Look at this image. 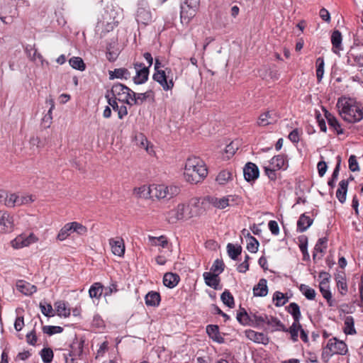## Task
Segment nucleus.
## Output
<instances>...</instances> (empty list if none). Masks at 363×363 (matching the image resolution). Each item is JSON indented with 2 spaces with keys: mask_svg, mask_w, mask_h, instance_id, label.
Here are the masks:
<instances>
[{
  "mask_svg": "<svg viewBox=\"0 0 363 363\" xmlns=\"http://www.w3.org/2000/svg\"><path fill=\"white\" fill-rule=\"evenodd\" d=\"M204 202L199 198L194 197L187 204L179 203L176 208L166 213V220L169 223H176L179 220H186L194 217H199L204 211Z\"/></svg>",
  "mask_w": 363,
  "mask_h": 363,
  "instance_id": "nucleus-1",
  "label": "nucleus"
},
{
  "mask_svg": "<svg viewBox=\"0 0 363 363\" xmlns=\"http://www.w3.org/2000/svg\"><path fill=\"white\" fill-rule=\"evenodd\" d=\"M208 174L207 168L199 157H189L185 164L184 177L192 184H196L203 180Z\"/></svg>",
  "mask_w": 363,
  "mask_h": 363,
  "instance_id": "nucleus-2",
  "label": "nucleus"
},
{
  "mask_svg": "<svg viewBox=\"0 0 363 363\" xmlns=\"http://www.w3.org/2000/svg\"><path fill=\"white\" fill-rule=\"evenodd\" d=\"M337 107L340 115L345 121L357 123L363 118V108L351 99H338Z\"/></svg>",
  "mask_w": 363,
  "mask_h": 363,
  "instance_id": "nucleus-3",
  "label": "nucleus"
},
{
  "mask_svg": "<svg viewBox=\"0 0 363 363\" xmlns=\"http://www.w3.org/2000/svg\"><path fill=\"white\" fill-rule=\"evenodd\" d=\"M107 93L110 94L111 97L128 105L133 106V103L130 100L133 91L125 85L121 83H116Z\"/></svg>",
  "mask_w": 363,
  "mask_h": 363,
  "instance_id": "nucleus-4",
  "label": "nucleus"
},
{
  "mask_svg": "<svg viewBox=\"0 0 363 363\" xmlns=\"http://www.w3.org/2000/svg\"><path fill=\"white\" fill-rule=\"evenodd\" d=\"M199 6L200 0H184L180 6L182 23H188L195 16Z\"/></svg>",
  "mask_w": 363,
  "mask_h": 363,
  "instance_id": "nucleus-5",
  "label": "nucleus"
},
{
  "mask_svg": "<svg viewBox=\"0 0 363 363\" xmlns=\"http://www.w3.org/2000/svg\"><path fill=\"white\" fill-rule=\"evenodd\" d=\"M152 78L164 91L172 90L174 87V76L171 68L167 67L164 70L155 72Z\"/></svg>",
  "mask_w": 363,
  "mask_h": 363,
  "instance_id": "nucleus-6",
  "label": "nucleus"
},
{
  "mask_svg": "<svg viewBox=\"0 0 363 363\" xmlns=\"http://www.w3.org/2000/svg\"><path fill=\"white\" fill-rule=\"evenodd\" d=\"M347 352V345L343 342L338 340L335 337L330 339L328 342L326 348L323 351V358H328L332 354H345Z\"/></svg>",
  "mask_w": 363,
  "mask_h": 363,
  "instance_id": "nucleus-7",
  "label": "nucleus"
},
{
  "mask_svg": "<svg viewBox=\"0 0 363 363\" xmlns=\"http://www.w3.org/2000/svg\"><path fill=\"white\" fill-rule=\"evenodd\" d=\"M38 240V238L30 233L29 235H20L11 242V245L14 249H21L29 246L30 244L35 243Z\"/></svg>",
  "mask_w": 363,
  "mask_h": 363,
  "instance_id": "nucleus-8",
  "label": "nucleus"
},
{
  "mask_svg": "<svg viewBox=\"0 0 363 363\" xmlns=\"http://www.w3.org/2000/svg\"><path fill=\"white\" fill-rule=\"evenodd\" d=\"M13 217L6 211H0V233H9L13 230Z\"/></svg>",
  "mask_w": 363,
  "mask_h": 363,
  "instance_id": "nucleus-9",
  "label": "nucleus"
},
{
  "mask_svg": "<svg viewBox=\"0 0 363 363\" xmlns=\"http://www.w3.org/2000/svg\"><path fill=\"white\" fill-rule=\"evenodd\" d=\"M134 68L136 72V75L134 77L135 83L138 84L145 83L148 78L149 67H146L140 62H135L134 63Z\"/></svg>",
  "mask_w": 363,
  "mask_h": 363,
  "instance_id": "nucleus-10",
  "label": "nucleus"
},
{
  "mask_svg": "<svg viewBox=\"0 0 363 363\" xmlns=\"http://www.w3.org/2000/svg\"><path fill=\"white\" fill-rule=\"evenodd\" d=\"M243 174L246 181L254 182L259 175L258 167L252 162H247L243 168Z\"/></svg>",
  "mask_w": 363,
  "mask_h": 363,
  "instance_id": "nucleus-11",
  "label": "nucleus"
},
{
  "mask_svg": "<svg viewBox=\"0 0 363 363\" xmlns=\"http://www.w3.org/2000/svg\"><path fill=\"white\" fill-rule=\"evenodd\" d=\"M347 62L351 66H363V52H360L357 49H352L347 54Z\"/></svg>",
  "mask_w": 363,
  "mask_h": 363,
  "instance_id": "nucleus-12",
  "label": "nucleus"
},
{
  "mask_svg": "<svg viewBox=\"0 0 363 363\" xmlns=\"http://www.w3.org/2000/svg\"><path fill=\"white\" fill-rule=\"evenodd\" d=\"M112 252L118 257H123L125 253V244L123 238L117 237L109 240Z\"/></svg>",
  "mask_w": 363,
  "mask_h": 363,
  "instance_id": "nucleus-13",
  "label": "nucleus"
},
{
  "mask_svg": "<svg viewBox=\"0 0 363 363\" xmlns=\"http://www.w3.org/2000/svg\"><path fill=\"white\" fill-rule=\"evenodd\" d=\"M245 336L249 340L263 345H267L269 342V338L263 333L256 332L252 330H245Z\"/></svg>",
  "mask_w": 363,
  "mask_h": 363,
  "instance_id": "nucleus-14",
  "label": "nucleus"
},
{
  "mask_svg": "<svg viewBox=\"0 0 363 363\" xmlns=\"http://www.w3.org/2000/svg\"><path fill=\"white\" fill-rule=\"evenodd\" d=\"M203 201V202L207 201L217 208L223 209L229 206L230 199L229 197L217 198L215 196H207Z\"/></svg>",
  "mask_w": 363,
  "mask_h": 363,
  "instance_id": "nucleus-15",
  "label": "nucleus"
},
{
  "mask_svg": "<svg viewBox=\"0 0 363 363\" xmlns=\"http://www.w3.org/2000/svg\"><path fill=\"white\" fill-rule=\"evenodd\" d=\"M135 18L138 23L147 25L152 21V14L149 9L139 7L137 10Z\"/></svg>",
  "mask_w": 363,
  "mask_h": 363,
  "instance_id": "nucleus-16",
  "label": "nucleus"
},
{
  "mask_svg": "<svg viewBox=\"0 0 363 363\" xmlns=\"http://www.w3.org/2000/svg\"><path fill=\"white\" fill-rule=\"evenodd\" d=\"M277 120V116L275 113L267 111L259 116L257 124L260 126H266L275 123Z\"/></svg>",
  "mask_w": 363,
  "mask_h": 363,
  "instance_id": "nucleus-17",
  "label": "nucleus"
},
{
  "mask_svg": "<svg viewBox=\"0 0 363 363\" xmlns=\"http://www.w3.org/2000/svg\"><path fill=\"white\" fill-rule=\"evenodd\" d=\"M16 288L20 292L26 296L31 295L37 291L35 286L23 280H19L17 282Z\"/></svg>",
  "mask_w": 363,
  "mask_h": 363,
  "instance_id": "nucleus-18",
  "label": "nucleus"
},
{
  "mask_svg": "<svg viewBox=\"0 0 363 363\" xmlns=\"http://www.w3.org/2000/svg\"><path fill=\"white\" fill-rule=\"evenodd\" d=\"M206 333L210 338L218 343H223L224 338L221 336L219 332V328L216 325H208L206 327Z\"/></svg>",
  "mask_w": 363,
  "mask_h": 363,
  "instance_id": "nucleus-19",
  "label": "nucleus"
},
{
  "mask_svg": "<svg viewBox=\"0 0 363 363\" xmlns=\"http://www.w3.org/2000/svg\"><path fill=\"white\" fill-rule=\"evenodd\" d=\"M164 184H152L148 187V194L151 198L164 199Z\"/></svg>",
  "mask_w": 363,
  "mask_h": 363,
  "instance_id": "nucleus-20",
  "label": "nucleus"
},
{
  "mask_svg": "<svg viewBox=\"0 0 363 363\" xmlns=\"http://www.w3.org/2000/svg\"><path fill=\"white\" fill-rule=\"evenodd\" d=\"M349 179H342L339 183V187L336 191V197L338 201L343 203L346 200Z\"/></svg>",
  "mask_w": 363,
  "mask_h": 363,
  "instance_id": "nucleus-21",
  "label": "nucleus"
},
{
  "mask_svg": "<svg viewBox=\"0 0 363 363\" xmlns=\"http://www.w3.org/2000/svg\"><path fill=\"white\" fill-rule=\"evenodd\" d=\"M179 279V276L178 274L167 272L164 275L163 283L165 286L172 289L178 284Z\"/></svg>",
  "mask_w": 363,
  "mask_h": 363,
  "instance_id": "nucleus-22",
  "label": "nucleus"
},
{
  "mask_svg": "<svg viewBox=\"0 0 363 363\" xmlns=\"http://www.w3.org/2000/svg\"><path fill=\"white\" fill-rule=\"evenodd\" d=\"M270 165L277 169V170L281 169H286L288 167L287 160L284 155H278L273 157L270 162Z\"/></svg>",
  "mask_w": 363,
  "mask_h": 363,
  "instance_id": "nucleus-23",
  "label": "nucleus"
},
{
  "mask_svg": "<svg viewBox=\"0 0 363 363\" xmlns=\"http://www.w3.org/2000/svg\"><path fill=\"white\" fill-rule=\"evenodd\" d=\"M264 323L272 327V332L277 330L286 331V328L284 324L277 318L266 315Z\"/></svg>",
  "mask_w": 363,
  "mask_h": 363,
  "instance_id": "nucleus-24",
  "label": "nucleus"
},
{
  "mask_svg": "<svg viewBox=\"0 0 363 363\" xmlns=\"http://www.w3.org/2000/svg\"><path fill=\"white\" fill-rule=\"evenodd\" d=\"M267 279H261L258 284L253 288V294L255 296H265L268 293V288L267 285Z\"/></svg>",
  "mask_w": 363,
  "mask_h": 363,
  "instance_id": "nucleus-25",
  "label": "nucleus"
},
{
  "mask_svg": "<svg viewBox=\"0 0 363 363\" xmlns=\"http://www.w3.org/2000/svg\"><path fill=\"white\" fill-rule=\"evenodd\" d=\"M331 43L333 44V50L335 53L339 54V51L342 50V34L336 30H334L331 35Z\"/></svg>",
  "mask_w": 363,
  "mask_h": 363,
  "instance_id": "nucleus-26",
  "label": "nucleus"
},
{
  "mask_svg": "<svg viewBox=\"0 0 363 363\" xmlns=\"http://www.w3.org/2000/svg\"><path fill=\"white\" fill-rule=\"evenodd\" d=\"M203 276L207 286H211L214 289H218L220 281L218 274H211V272H204Z\"/></svg>",
  "mask_w": 363,
  "mask_h": 363,
  "instance_id": "nucleus-27",
  "label": "nucleus"
},
{
  "mask_svg": "<svg viewBox=\"0 0 363 363\" xmlns=\"http://www.w3.org/2000/svg\"><path fill=\"white\" fill-rule=\"evenodd\" d=\"M145 304L147 306H157L160 302V295L156 291L147 293L145 297Z\"/></svg>",
  "mask_w": 363,
  "mask_h": 363,
  "instance_id": "nucleus-28",
  "label": "nucleus"
},
{
  "mask_svg": "<svg viewBox=\"0 0 363 363\" xmlns=\"http://www.w3.org/2000/svg\"><path fill=\"white\" fill-rule=\"evenodd\" d=\"M83 352V343L82 342L76 341L70 345V349L67 350V352L64 354L69 356L79 357L82 355Z\"/></svg>",
  "mask_w": 363,
  "mask_h": 363,
  "instance_id": "nucleus-29",
  "label": "nucleus"
},
{
  "mask_svg": "<svg viewBox=\"0 0 363 363\" xmlns=\"http://www.w3.org/2000/svg\"><path fill=\"white\" fill-rule=\"evenodd\" d=\"M313 223V220L303 213L299 217L297 222V228L300 232H304L309 228Z\"/></svg>",
  "mask_w": 363,
  "mask_h": 363,
  "instance_id": "nucleus-30",
  "label": "nucleus"
},
{
  "mask_svg": "<svg viewBox=\"0 0 363 363\" xmlns=\"http://www.w3.org/2000/svg\"><path fill=\"white\" fill-rule=\"evenodd\" d=\"M354 318L350 316H346L344 320V333L346 335H354L357 331L354 328Z\"/></svg>",
  "mask_w": 363,
  "mask_h": 363,
  "instance_id": "nucleus-31",
  "label": "nucleus"
},
{
  "mask_svg": "<svg viewBox=\"0 0 363 363\" xmlns=\"http://www.w3.org/2000/svg\"><path fill=\"white\" fill-rule=\"evenodd\" d=\"M152 94V91H147L145 93L136 94L133 91L132 94V98L130 101H132L133 105L134 104H142L144 101L149 98Z\"/></svg>",
  "mask_w": 363,
  "mask_h": 363,
  "instance_id": "nucleus-32",
  "label": "nucleus"
},
{
  "mask_svg": "<svg viewBox=\"0 0 363 363\" xmlns=\"http://www.w3.org/2000/svg\"><path fill=\"white\" fill-rule=\"evenodd\" d=\"M286 311L289 313H290L294 322H299L301 318V314L300 311V307L296 303H291L287 307Z\"/></svg>",
  "mask_w": 363,
  "mask_h": 363,
  "instance_id": "nucleus-33",
  "label": "nucleus"
},
{
  "mask_svg": "<svg viewBox=\"0 0 363 363\" xmlns=\"http://www.w3.org/2000/svg\"><path fill=\"white\" fill-rule=\"evenodd\" d=\"M238 321L242 325H250L252 317L247 313L245 308H240L237 313Z\"/></svg>",
  "mask_w": 363,
  "mask_h": 363,
  "instance_id": "nucleus-34",
  "label": "nucleus"
},
{
  "mask_svg": "<svg viewBox=\"0 0 363 363\" xmlns=\"http://www.w3.org/2000/svg\"><path fill=\"white\" fill-rule=\"evenodd\" d=\"M325 117L329 125L334 128L338 135L343 133V130L336 118L328 111L325 112Z\"/></svg>",
  "mask_w": 363,
  "mask_h": 363,
  "instance_id": "nucleus-35",
  "label": "nucleus"
},
{
  "mask_svg": "<svg viewBox=\"0 0 363 363\" xmlns=\"http://www.w3.org/2000/svg\"><path fill=\"white\" fill-rule=\"evenodd\" d=\"M104 286L99 283L96 282L92 284L89 290V296L93 298H99L103 293Z\"/></svg>",
  "mask_w": 363,
  "mask_h": 363,
  "instance_id": "nucleus-36",
  "label": "nucleus"
},
{
  "mask_svg": "<svg viewBox=\"0 0 363 363\" xmlns=\"http://www.w3.org/2000/svg\"><path fill=\"white\" fill-rule=\"evenodd\" d=\"M227 252L229 257L232 259H237L238 257L241 254L242 247L240 245H235L232 243H228L227 245Z\"/></svg>",
  "mask_w": 363,
  "mask_h": 363,
  "instance_id": "nucleus-37",
  "label": "nucleus"
},
{
  "mask_svg": "<svg viewBox=\"0 0 363 363\" xmlns=\"http://www.w3.org/2000/svg\"><path fill=\"white\" fill-rule=\"evenodd\" d=\"M328 278H324L319 284L320 291L321 292L323 296L325 299H330L332 298V294L329 290V284H328Z\"/></svg>",
  "mask_w": 363,
  "mask_h": 363,
  "instance_id": "nucleus-38",
  "label": "nucleus"
},
{
  "mask_svg": "<svg viewBox=\"0 0 363 363\" xmlns=\"http://www.w3.org/2000/svg\"><path fill=\"white\" fill-rule=\"evenodd\" d=\"M57 313L60 316L68 317L70 315V310L67 307L64 301H57L55 303Z\"/></svg>",
  "mask_w": 363,
  "mask_h": 363,
  "instance_id": "nucleus-39",
  "label": "nucleus"
},
{
  "mask_svg": "<svg viewBox=\"0 0 363 363\" xmlns=\"http://www.w3.org/2000/svg\"><path fill=\"white\" fill-rule=\"evenodd\" d=\"M134 141L138 146L145 148L148 153H150V148L147 145L148 141L144 134L140 133L136 134Z\"/></svg>",
  "mask_w": 363,
  "mask_h": 363,
  "instance_id": "nucleus-40",
  "label": "nucleus"
},
{
  "mask_svg": "<svg viewBox=\"0 0 363 363\" xmlns=\"http://www.w3.org/2000/svg\"><path fill=\"white\" fill-rule=\"evenodd\" d=\"M233 174L228 170L221 171L216 177V181L219 184L223 185L232 179Z\"/></svg>",
  "mask_w": 363,
  "mask_h": 363,
  "instance_id": "nucleus-41",
  "label": "nucleus"
},
{
  "mask_svg": "<svg viewBox=\"0 0 363 363\" xmlns=\"http://www.w3.org/2000/svg\"><path fill=\"white\" fill-rule=\"evenodd\" d=\"M164 199L169 200L172 197L179 194L180 189L176 186H165L164 185Z\"/></svg>",
  "mask_w": 363,
  "mask_h": 363,
  "instance_id": "nucleus-42",
  "label": "nucleus"
},
{
  "mask_svg": "<svg viewBox=\"0 0 363 363\" xmlns=\"http://www.w3.org/2000/svg\"><path fill=\"white\" fill-rule=\"evenodd\" d=\"M69 63L72 68L80 71H84L86 68L83 60L79 57H72L69 59Z\"/></svg>",
  "mask_w": 363,
  "mask_h": 363,
  "instance_id": "nucleus-43",
  "label": "nucleus"
},
{
  "mask_svg": "<svg viewBox=\"0 0 363 363\" xmlns=\"http://www.w3.org/2000/svg\"><path fill=\"white\" fill-rule=\"evenodd\" d=\"M335 279L338 291L342 295H345L347 291V285L345 277L342 274H338Z\"/></svg>",
  "mask_w": 363,
  "mask_h": 363,
  "instance_id": "nucleus-44",
  "label": "nucleus"
},
{
  "mask_svg": "<svg viewBox=\"0 0 363 363\" xmlns=\"http://www.w3.org/2000/svg\"><path fill=\"white\" fill-rule=\"evenodd\" d=\"M220 298L223 303L230 308L235 306V301L233 295L228 290H225L221 294Z\"/></svg>",
  "mask_w": 363,
  "mask_h": 363,
  "instance_id": "nucleus-45",
  "label": "nucleus"
},
{
  "mask_svg": "<svg viewBox=\"0 0 363 363\" xmlns=\"http://www.w3.org/2000/svg\"><path fill=\"white\" fill-rule=\"evenodd\" d=\"M129 74L128 70L124 68L115 69L114 71H111L109 72L111 79L115 78L121 79L123 77L126 79Z\"/></svg>",
  "mask_w": 363,
  "mask_h": 363,
  "instance_id": "nucleus-46",
  "label": "nucleus"
},
{
  "mask_svg": "<svg viewBox=\"0 0 363 363\" xmlns=\"http://www.w3.org/2000/svg\"><path fill=\"white\" fill-rule=\"evenodd\" d=\"M299 290L309 300H313L315 297V291L313 289L310 288L306 284H301Z\"/></svg>",
  "mask_w": 363,
  "mask_h": 363,
  "instance_id": "nucleus-47",
  "label": "nucleus"
},
{
  "mask_svg": "<svg viewBox=\"0 0 363 363\" xmlns=\"http://www.w3.org/2000/svg\"><path fill=\"white\" fill-rule=\"evenodd\" d=\"M247 235L248 236L249 239V241L247 245V250L252 253L257 252V251L258 250L259 242L255 238L250 235L249 233H247Z\"/></svg>",
  "mask_w": 363,
  "mask_h": 363,
  "instance_id": "nucleus-48",
  "label": "nucleus"
},
{
  "mask_svg": "<svg viewBox=\"0 0 363 363\" xmlns=\"http://www.w3.org/2000/svg\"><path fill=\"white\" fill-rule=\"evenodd\" d=\"M301 329V325L299 322H294L291 326L286 329V332H289L291 335V337L293 341H296L298 340V331Z\"/></svg>",
  "mask_w": 363,
  "mask_h": 363,
  "instance_id": "nucleus-49",
  "label": "nucleus"
},
{
  "mask_svg": "<svg viewBox=\"0 0 363 363\" xmlns=\"http://www.w3.org/2000/svg\"><path fill=\"white\" fill-rule=\"evenodd\" d=\"M273 301H275V306L280 307L284 306L288 301V297L280 291H276L273 296Z\"/></svg>",
  "mask_w": 363,
  "mask_h": 363,
  "instance_id": "nucleus-50",
  "label": "nucleus"
},
{
  "mask_svg": "<svg viewBox=\"0 0 363 363\" xmlns=\"http://www.w3.org/2000/svg\"><path fill=\"white\" fill-rule=\"evenodd\" d=\"M148 239L152 245H160L165 247L168 244L167 239L164 235L157 238L149 235Z\"/></svg>",
  "mask_w": 363,
  "mask_h": 363,
  "instance_id": "nucleus-51",
  "label": "nucleus"
},
{
  "mask_svg": "<svg viewBox=\"0 0 363 363\" xmlns=\"http://www.w3.org/2000/svg\"><path fill=\"white\" fill-rule=\"evenodd\" d=\"M316 65H317L316 77H317L318 82H320L322 80L323 74H324L325 62H324L323 57H318L316 60Z\"/></svg>",
  "mask_w": 363,
  "mask_h": 363,
  "instance_id": "nucleus-52",
  "label": "nucleus"
},
{
  "mask_svg": "<svg viewBox=\"0 0 363 363\" xmlns=\"http://www.w3.org/2000/svg\"><path fill=\"white\" fill-rule=\"evenodd\" d=\"M40 356L44 363H50L52 361L54 354L52 350L50 348L47 347L43 348L40 351Z\"/></svg>",
  "mask_w": 363,
  "mask_h": 363,
  "instance_id": "nucleus-53",
  "label": "nucleus"
},
{
  "mask_svg": "<svg viewBox=\"0 0 363 363\" xmlns=\"http://www.w3.org/2000/svg\"><path fill=\"white\" fill-rule=\"evenodd\" d=\"M69 225H70V227L72 228V232H76L79 235H84L87 233V228L86 226L82 225L79 223L77 222H72L69 223Z\"/></svg>",
  "mask_w": 363,
  "mask_h": 363,
  "instance_id": "nucleus-54",
  "label": "nucleus"
},
{
  "mask_svg": "<svg viewBox=\"0 0 363 363\" xmlns=\"http://www.w3.org/2000/svg\"><path fill=\"white\" fill-rule=\"evenodd\" d=\"M72 228L70 227V225H69V223L65 224L63 228H61L60 230L58 235H57V240L60 241L65 240L71 233Z\"/></svg>",
  "mask_w": 363,
  "mask_h": 363,
  "instance_id": "nucleus-55",
  "label": "nucleus"
},
{
  "mask_svg": "<svg viewBox=\"0 0 363 363\" xmlns=\"http://www.w3.org/2000/svg\"><path fill=\"white\" fill-rule=\"evenodd\" d=\"M299 241V248L301 251V252L303 255L304 259H306V257H309L308 251H307V245H308V238L305 235L300 236L298 238Z\"/></svg>",
  "mask_w": 363,
  "mask_h": 363,
  "instance_id": "nucleus-56",
  "label": "nucleus"
},
{
  "mask_svg": "<svg viewBox=\"0 0 363 363\" xmlns=\"http://www.w3.org/2000/svg\"><path fill=\"white\" fill-rule=\"evenodd\" d=\"M63 328L60 326L45 325L43 327V332L49 335H52L56 333H60Z\"/></svg>",
  "mask_w": 363,
  "mask_h": 363,
  "instance_id": "nucleus-57",
  "label": "nucleus"
},
{
  "mask_svg": "<svg viewBox=\"0 0 363 363\" xmlns=\"http://www.w3.org/2000/svg\"><path fill=\"white\" fill-rule=\"evenodd\" d=\"M250 315L252 317L251 319V325L254 326H259L261 324L264 323L266 320V315H259L256 313H251Z\"/></svg>",
  "mask_w": 363,
  "mask_h": 363,
  "instance_id": "nucleus-58",
  "label": "nucleus"
},
{
  "mask_svg": "<svg viewBox=\"0 0 363 363\" xmlns=\"http://www.w3.org/2000/svg\"><path fill=\"white\" fill-rule=\"evenodd\" d=\"M18 195L11 194L9 196H4V204L8 207H14L17 205Z\"/></svg>",
  "mask_w": 363,
  "mask_h": 363,
  "instance_id": "nucleus-59",
  "label": "nucleus"
},
{
  "mask_svg": "<svg viewBox=\"0 0 363 363\" xmlns=\"http://www.w3.org/2000/svg\"><path fill=\"white\" fill-rule=\"evenodd\" d=\"M327 238H320L314 247V251L315 252H323L325 249L327 247Z\"/></svg>",
  "mask_w": 363,
  "mask_h": 363,
  "instance_id": "nucleus-60",
  "label": "nucleus"
},
{
  "mask_svg": "<svg viewBox=\"0 0 363 363\" xmlns=\"http://www.w3.org/2000/svg\"><path fill=\"white\" fill-rule=\"evenodd\" d=\"M214 273L218 272V275L224 270V263L223 260L217 259L215 260L211 269Z\"/></svg>",
  "mask_w": 363,
  "mask_h": 363,
  "instance_id": "nucleus-61",
  "label": "nucleus"
},
{
  "mask_svg": "<svg viewBox=\"0 0 363 363\" xmlns=\"http://www.w3.org/2000/svg\"><path fill=\"white\" fill-rule=\"evenodd\" d=\"M33 201V199H32L31 196L26 195V196H19L18 195L16 206L28 204V203H31Z\"/></svg>",
  "mask_w": 363,
  "mask_h": 363,
  "instance_id": "nucleus-62",
  "label": "nucleus"
},
{
  "mask_svg": "<svg viewBox=\"0 0 363 363\" xmlns=\"http://www.w3.org/2000/svg\"><path fill=\"white\" fill-rule=\"evenodd\" d=\"M349 162V168L352 172H355L359 170V165L354 155H351L348 160Z\"/></svg>",
  "mask_w": 363,
  "mask_h": 363,
  "instance_id": "nucleus-63",
  "label": "nucleus"
},
{
  "mask_svg": "<svg viewBox=\"0 0 363 363\" xmlns=\"http://www.w3.org/2000/svg\"><path fill=\"white\" fill-rule=\"evenodd\" d=\"M264 169L265 174L271 180H276L277 174L275 172L277 170V169L272 167H264Z\"/></svg>",
  "mask_w": 363,
  "mask_h": 363,
  "instance_id": "nucleus-64",
  "label": "nucleus"
}]
</instances>
